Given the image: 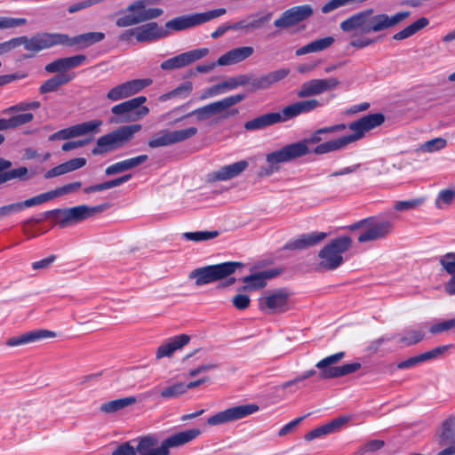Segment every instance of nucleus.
I'll return each mask as SVG.
<instances>
[{
	"label": "nucleus",
	"instance_id": "nucleus-1",
	"mask_svg": "<svg viewBox=\"0 0 455 455\" xmlns=\"http://www.w3.org/2000/svg\"><path fill=\"white\" fill-rule=\"evenodd\" d=\"M346 129L347 124H339L328 127L320 128L315 131L308 138L285 145L280 149L267 154L266 156V161L268 164V166L265 169H262L259 174L261 176H270L274 172L279 171L280 164L291 162L299 157L308 155L310 152H313V150L315 148L310 150L308 146L316 143H319L318 145H320V142L323 140L322 135L326 133L342 132Z\"/></svg>",
	"mask_w": 455,
	"mask_h": 455
},
{
	"label": "nucleus",
	"instance_id": "nucleus-2",
	"mask_svg": "<svg viewBox=\"0 0 455 455\" xmlns=\"http://www.w3.org/2000/svg\"><path fill=\"white\" fill-rule=\"evenodd\" d=\"M410 15L409 11H402L391 16L386 13L376 14L372 8H368L347 18L339 27L344 32L359 30L362 34L367 35L393 28L409 18Z\"/></svg>",
	"mask_w": 455,
	"mask_h": 455
},
{
	"label": "nucleus",
	"instance_id": "nucleus-3",
	"mask_svg": "<svg viewBox=\"0 0 455 455\" xmlns=\"http://www.w3.org/2000/svg\"><path fill=\"white\" fill-rule=\"evenodd\" d=\"M384 122L385 116L382 113L363 116L347 125L353 133L324 141L317 145L313 153L320 156L344 149L347 145L363 139L366 132L380 126Z\"/></svg>",
	"mask_w": 455,
	"mask_h": 455
},
{
	"label": "nucleus",
	"instance_id": "nucleus-4",
	"mask_svg": "<svg viewBox=\"0 0 455 455\" xmlns=\"http://www.w3.org/2000/svg\"><path fill=\"white\" fill-rule=\"evenodd\" d=\"M87 58L84 54L60 58L45 65L47 73H57L55 76L44 81L39 87L41 94L57 92L62 85L68 84L75 77V73L67 72L83 65Z\"/></svg>",
	"mask_w": 455,
	"mask_h": 455
},
{
	"label": "nucleus",
	"instance_id": "nucleus-5",
	"mask_svg": "<svg viewBox=\"0 0 455 455\" xmlns=\"http://www.w3.org/2000/svg\"><path fill=\"white\" fill-rule=\"evenodd\" d=\"M200 434L201 431L198 428L179 432L164 439L158 447H156L158 439L154 435L140 436L134 447L136 455H169L171 448L182 446L196 439Z\"/></svg>",
	"mask_w": 455,
	"mask_h": 455
},
{
	"label": "nucleus",
	"instance_id": "nucleus-6",
	"mask_svg": "<svg viewBox=\"0 0 455 455\" xmlns=\"http://www.w3.org/2000/svg\"><path fill=\"white\" fill-rule=\"evenodd\" d=\"M243 267L239 261H226L195 268L188 275V279L195 280L196 286H203L222 279L227 280L219 284V288H226L235 283V278L230 276L238 268Z\"/></svg>",
	"mask_w": 455,
	"mask_h": 455
},
{
	"label": "nucleus",
	"instance_id": "nucleus-7",
	"mask_svg": "<svg viewBox=\"0 0 455 455\" xmlns=\"http://www.w3.org/2000/svg\"><path fill=\"white\" fill-rule=\"evenodd\" d=\"M350 236L342 235L330 241L318 252L319 261L315 266L317 271H333L343 262V253L352 247Z\"/></svg>",
	"mask_w": 455,
	"mask_h": 455
},
{
	"label": "nucleus",
	"instance_id": "nucleus-8",
	"mask_svg": "<svg viewBox=\"0 0 455 455\" xmlns=\"http://www.w3.org/2000/svg\"><path fill=\"white\" fill-rule=\"evenodd\" d=\"M44 50L57 46H76L78 49L88 48L105 38L103 32H87L75 36L61 33L42 32Z\"/></svg>",
	"mask_w": 455,
	"mask_h": 455
},
{
	"label": "nucleus",
	"instance_id": "nucleus-9",
	"mask_svg": "<svg viewBox=\"0 0 455 455\" xmlns=\"http://www.w3.org/2000/svg\"><path fill=\"white\" fill-rule=\"evenodd\" d=\"M351 231L364 228L357 237L360 243L385 239L394 231V223L388 220H379L371 216L355 222L347 227Z\"/></svg>",
	"mask_w": 455,
	"mask_h": 455
},
{
	"label": "nucleus",
	"instance_id": "nucleus-10",
	"mask_svg": "<svg viewBox=\"0 0 455 455\" xmlns=\"http://www.w3.org/2000/svg\"><path fill=\"white\" fill-rule=\"evenodd\" d=\"M147 101V97L139 96L115 105L111 112L116 116L111 117V124L129 123L137 121L149 113V108L142 106Z\"/></svg>",
	"mask_w": 455,
	"mask_h": 455
},
{
	"label": "nucleus",
	"instance_id": "nucleus-11",
	"mask_svg": "<svg viewBox=\"0 0 455 455\" xmlns=\"http://www.w3.org/2000/svg\"><path fill=\"white\" fill-rule=\"evenodd\" d=\"M345 357V352H338L328 355L316 363L315 367L319 369L317 378L319 379H331L340 378L355 372L361 369L360 363H345L340 366H334Z\"/></svg>",
	"mask_w": 455,
	"mask_h": 455
},
{
	"label": "nucleus",
	"instance_id": "nucleus-12",
	"mask_svg": "<svg viewBox=\"0 0 455 455\" xmlns=\"http://www.w3.org/2000/svg\"><path fill=\"white\" fill-rule=\"evenodd\" d=\"M226 8H218L204 12L179 16L168 20L165 23L164 29L168 31V34L170 31L185 30L219 18L226 14Z\"/></svg>",
	"mask_w": 455,
	"mask_h": 455
},
{
	"label": "nucleus",
	"instance_id": "nucleus-13",
	"mask_svg": "<svg viewBox=\"0 0 455 455\" xmlns=\"http://www.w3.org/2000/svg\"><path fill=\"white\" fill-rule=\"evenodd\" d=\"M138 0L128 5L126 11L132 12L118 18L116 24L119 28H126L137 25L160 17L164 13L161 8L138 7Z\"/></svg>",
	"mask_w": 455,
	"mask_h": 455
},
{
	"label": "nucleus",
	"instance_id": "nucleus-14",
	"mask_svg": "<svg viewBox=\"0 0 455 455\" xmlns=\"http://www.w3.org/2000/svg\"><path fill=\"white\" fill-rule=\"evenodd\" d=\"M289 299L284 289L268 291L259 299V308L266 314H283L290 309Z\"/></svg>",
	"mask_w": 455,
	"mask_h": 455
},
{
	"label": "nucleus",
	"instance_id": "nucleus-15",
	"mask_svg": "<svg viewBox=\"0 0 455 455\" xmlns=\"http://www.w3.org/2000/svg\"><path fill=\"white\" fill-rule=\"evenodd\" d=\"M197 132L196 127L177 131L162 130L148 140V145L151 148L171 146L194 137Z\"/></svg>",
	"mask_w": 455,
	"mask_h": 455
},
{
	"label": "nucleus",
	"instance_id": "nucleus-16",
	"mask_svg": "<svg viewBox=\"0 0 455 455\" xmlns=\"http://www.w3.org/2000/svg\"><path fill=\"white\" fill-rule=\"evenodd\" d=\"M245 98V94L239 93L235 95H231L228 97H226L220 100L210 103L208 105H205L204 107L198 108L190 113L187 115V116H195L196 118L200 121L205 120L209 118L210 116L219 114L230 107L241 102ZM186 116L180 118V120H182L185 118ZM179 121V119L177 120Z\"/></svg>",
	"mask_w": 455,
	"mask_h": 455
},
{
	"label": "nucleus",
	"instance_id": "nucleus-17",
	"mask_svg": "<svg viewBox=\"0 0 455 455\" xmlns=\"http://www.w3.org/2000/svg\"><path fill=\"white\" fill-rule=\"evenodd\" d=\"M259 409V406L253 403L233 406L209 417L207 424L217 426L238 420L255 413Z\"/></svg>",
	"mask_w": 455,
	"mask_h": 455
},
{
	"label": "nucleus",
	"instance_id": "nucleus-18",
	"mask_svg": "<svg viewBox=\"0 0 455 455\" xmlns=\"http://www.w3.org/2000/svg\"><path fill=\"white\" fill-rule=\"evenodd\" d=\"M152 83L150 78L132 79L110 89L107 98L111 101H117L140 92Z\"/></svg>",
	"mask_w": 455,
	"mask_h": 455
},
{
	"label": "nucleus",
	"instance_id": "nucleus-19",
	"mask_svg": "<svg viewBox=\"0 0 455 455\" xmlns=\"http://www.w3.org/2000/svg\"><path fill=\"white\" fill-rule=\"evenodd\" d=\"M312 14L313 8L309 4L293 6L284 11L274 21V26L277 28H290L308 19Z\"/></svg>",
	"mask_w": 455,
	"mask_h": 455
},
{
	"label": "nucleus",
	"instance_id": "nucleus-20",
	"mask_svg": "<svg viewBox=\"0 0 455 455\" xmlns=\"http://www.w3.org/2000/svg\"><path fill=\"white\" fill-rule=\"evenodd\" d=\"M102 125L101 120H92L81 123L73 126L60 130L49 136L50 141L68 140L96 132Z\"/></svg>",
	"mask_w": 455,
	"mask_h": 455
},
{
	"label": "nucleus",
	"instance_id": "nucleus-21",
	"mask_svg": "<svg viewBox=\"0 0 455 455\" xmlns=\"http://www.w3.org/2000/svg\"><path fill=\"white\" fill-rule=\"evenodd\" d=\"M23 44L27 51L34 53L44 51L43 35L37 33L31 37L26 36L12 38L0 44V55Z\"/></svg>",
	"mask_w": 455,
	"mask_h": 455
},
{
	"label": "nucleus",
	"instance_id": "nucleus-22",
	"mask_svg": "<svg viewBox=\"0 0 455 455\" xmlns=\"http://www.w3.org/2000/svg\"><path fill=\"white\" fill-rule=\"evenodd\" d=\"M439 446L444 447L443 450L435 455H455V416H449L442 423L441 432L437 439Z\"/></svg>",
	"mask_w": 455,
	"mask_h": 455
},
{
	"label": "nucleus",
	"instance_id": "nucleus-23",
	"mask_svg": "<svg viewBox=\"0 0 455 455\" xmlns=\"http://www.w3.org/2000/svg\"><path fill=\"white\" fill-rule=\"evenodd\" d=\"M291 70L288 68H282L267 74H264L259 77H254L252 74H250V91L257 92L270 88L273 84L286 78Z\"/></svg>",
	"mask_w": 455,
	"mask_h": 455
},
{
	"label": "nucleus",
	"instance_id": "nucleus-24",
	"mask_svg": "<svg viewBox=\"0 0 455 455\" xmlns=\"http://www.w3.org/2000/svg\"><path fill=\"white\" fill-rule=\"evenodd\" d=\"M339 84V79L331 77L326 79H311L302 84L297 92L299 98H308L319 95L324 92L332 90Z\"/></svg>",
	"mask_w": 455,
	"mask_h": 455
},
{
	"label": "nucleus",
	"instance_id": "nucleus-25",
	"mask_svg": "<svg viewBox=\"0 0 455 455\" xmlns=\"http://www.w3.org/2000/svg\"><path fill=\"white\" fill-rule=\"evenodd\" d=\"M208 53V48L195 49L163 61L160 67L164 70L180 68L205 57Z\"/></svg>",
	"mask_w": 455,
	"mask_h": 455
},
{
	"label": "nucleus",
	"instance_id": "nucleus-26",
	"mask_svg": "<svg viewBox=\"0 0 455 455\" xmlns=\"http://www.w3.org/2000/svg\"><path fill=\"white\" fill-rule=\"evenodd\" d=\"M249 164L246 160H241L231 164L224 165L219 170L211 172L206 176V181L215 183L217 181H226L239 176L247 169Z\"/></svg>",
	"mask_w": 455,
	"mask_h": 455
},
{
	"label": "nucleus",
	"instance_id": "nucleus-27",
	"mask_svg": "<svg viewBox=\"0 0 455 455\" xmlns=\"http://www.w3.org/2000/svg\"><path fill=\"white\" fill-rule=\"evenodd\" d=\"M321 105L322 104L318 100L309 99L290 104L284 107L280 113L284 123L300 115L310 113Z\"/></svg>",
	"mask_w": 455,
	"mask_h": 455
},
{
	"label": "nucleus",
	"instance_id": "nucleus-28",
	"mask_svg": "<svg viewBox=\"0 0 455 455\" xmlns=\"http://www.w3.org/2000/svg\"><path fill=\"white\" fill-rule=\"evenodd\" d=\"M56 333L52 331L36 329L27 331L19 336L12 337L6 341L8 347H17L28 343L37 342L41 339L55 338Z\"/></svg>",
	"mask_w": 455,
	"mask_h": 455
},
{
	"label": "nucleus",
	"instance_id": "nucleus-29",
	"mask_svg": "<svg viewBox=\"0 0 455 455\" xmlns=\"http://www.w3.org/2000/svg\"><path fill=\"white\" fill-rule=\"evenodd\" d=\"M272 13L267 12L264 15L259 13H253L248 15L245 19L241 20L237 22L233 23V30L243 31L245 33L252 32L256 29H259L270 21Z\"/></svg>",
	"mask_w": 455,
	"mask_h": 455
},
{
	"label": "nucleus",
	"instance_id": "nucleus-30",
	"mask_svg": "<svg viewBox=\"0 0 455 455\" xmlns=\"http://www.w3.org/2000/svg\"><path fill=\"white\" fill-rule=\"evenodd\" d=\"M141 128V124H133L119 127L108 134L112 140L114 148L118 149L129 143L133 139L135 133L140 132Z\"/></svg>",
	"mask_w": 455,
	"mask_h": 455
},
{
	"label": "nucleus",
	"instance_id": "nucleus-31",
	"mask_svg": "<svg viewBox=\"0 0 455 455\" xmlns=\"http://www.w3.org/2000/svg\"><path fill=\"white\" fill-rule=\"evenodd\" d=\"M325 232H313L303 234L285 243V250H303L307 247L315 246L323 241L327 237Z\"/></svg>",
	"mask_w": 455,
	"mask_h": 455
},
{
	"label": "nucleus",
	"instance_id": "nucleus-32",
	"mask_svg": "<svg viewBox=\"0 0 455 455\" xmlns=\"http://www.w3.org/2000/svg\"><path fill=\"white\" fill-rule=\"evenodd\" d=\"M190 341V336L188 334H180L173 336L168 339H166L164 343H162L156 353V356L157 359H161L164 357H169L172 355V354L182 348L184 346L188 344Z\"/></svg>",
	"mask_w": 455,
	"mask_h": 455
},
{
	"label": "nucleus",
	"instance_id": "nucleus-33",
	"mask_svg": "<svg viewBox=\"0 0 455 455\" xmlns=\"http://www.w3.org/2000/svg\"><path fill=\"white\" fill-rule=\"evenodd\" d=\"M168 36V31L156 22H149L136 28V40L140 43L150 42Z\"/></svg>",
	"mask_w": 455,
	"mask_h": 455
},
{
	"label": "nucleus",
	"instance_id": "nucleus-34",
	"mask_svg": "<svg viewBox=\"0 0 455 455\" xmlns=\"http://www.w3.org/2000/svg\"><path fill=\"white\" fill-rule=\"evenodd\" d=\"M254 52L252 46H242L234 48L217 60L218 66H228L239 63L250 58Z\"/></svg>",
	"mask_w": 455,
	"mask_h": 455
},
{
	"label": "nucleus",
	"instance_id": "nucleus-35",
	"mask_svg": "<svg viewBox=\"0 0 455 455\" xmlns=\"http://www.w3.org/2000/svg\"><path fill=\"white\" fill-rule=\"evenodd\" d=\"M110 207L109 203H104L96 206H88L85 204L69 208V214L72 223H77L84 220L97 213H100Z\"/></svg>",
	"mask_w": 455,
	"mask_h": 455
},
{
	"label": "nucleus",
	"instance_id": "nucleus-36",
	"mask_svg": "<svg viewBox=\"0 0 455 455\" xmlns=\"http://www.w3.org/2000/svg\"><path fill=\"white\" fill-rule=\"evenodd\" d=\"M278 123H283V118L282 117L281 113L271 112L245 122L244 129L247 131H257Z\"/></svg>",
	"mask_w": 455,
	"mask_h": 455
},
{
	"label": "nucleus",
	"instance_id": "nucleus-37",
	"mask_svg": "<svg viewBox=\"0 0 455 455\" xmlns=\"http://www.w3.org/2000/svg\"><path fill=\"white\" fill-rule=\"evenodd\" d=\"M447 350V347L441 346L436 347L429 351L424 352L422 354L417 355L415 356H411L404 361L397 363V369L404 370L417 366L419 363H422L426 361L432 360L442 355Z\"/></svg>",
	"mask_w": 455,
	"mask_h": 455
},
{
	"label": "nucleus",
	"instance_id": "nucleus-38",
	"mask_svg": "<svg viewBox=\"0 0 455 455\" xmlns=\"http://www.w3.org/2000/svg\"><path fill=\"white\" fill-rule=\"evenodd\" d=\"M275 270H266L244 276L242 280L245 283L240 290L256 291L267 285V280L276 275Z\"/></svg>",
	"mask_w": 455,
	"mask_h": 455
},
{
	"label": "nucleus",
	"instance_id": "nucleus-39",
	"mask_svg": "<svg viewBox=\"0 0 455 455\" xmlns=\"http://www.w3.org/2000/svg\"><path fill=\"white\" fill-rule=\"evenodd\" d=\"M147 155H140L135 157L128 158L117 163H115L105 169V174L107 176L116 175L131 170L138 165L142 164L148 160Z\"/></svg>",
	"mask_w": 455,
	"mask_h": 455
},
{
	"label": "nucleus",
	"instance_id": "nucleus-40",
	"mask_svg": "<svg viewBox=\"0 0 455 455\" xmlns=\"http://www.w3.org/2000/svg\"><path fill=\"white\" fill-rule=\"evenodd\" d=\"M347 421V419L343 417L334 419L332 421L317 427L307 433L304 436V439L307 442H310L320 436L331 434L342 427Z\"/></svg>",
	"mask_w": 455,
	"mask_h": 455
},
{
	"label": "nucleus",
	"instance_id": "nucleus-41",
	"mask_svg": "<svg viewBox=\"0 0 455 455\" xmlns=\"http://www.w3.org/2000/svg\"><path fill=\"white\" fill-rule=\"evenodd\" d=\"M439 262L443 268L451 275L445 284V291L449 295H455V252H447L440 258Z\"/></svg>",
	"mask_w": 455,
	"mask_h": 455
},
{
	"label": "nucleus",
	"instance_id": "nucleus-42",
	"mask_svg": "<svg viewBox=\"0 0 455 455\" xmlns=\"http://www.w3.org/2000/svg\"><path fill=\"white\" fill-rule=\"evenodd\" d=\"M12 166L9 160L0 158V185L14 179H23L28 173L26 167L8 170Z\"/></svg>",
	"mask_w": 455,
	"mask_h": 455
},
{
	"label": "nucleus",
	"instance_id": "nucleus-43",
	"mask_svg": "<svg viewBox=\"0 0 455 455\" xmlns=\"http://www.w3.org/2000/svg\"><path fill=\"white\" fill-rule=\"evenodd\" d=\"M429 25V20L426 17H422L418 19L416 21L412 22L409 26L405 27L399 32L394 34L392 36V39L395 41H402L407 39L421 29L425 28Z\"/></svg>",
	"mask_w": 455,
	"mask_h": 455
},
{
	"label": "nucleus",
	"instance_id": "nucleus-44",
	"mask_svg": "<svg viewBox=\"0 0 455 455\" xmlns=\"http://www.w3.org/2000/svg\"><path fill=\"white\" fill-rule=\"evenodd\" d=\"M333 43L334 38L332 36H325L320 39H316L297 49L295 54L297 56H301L311 52H322L331 46Z\"/></svg>",
	"mask_w": 455,
	"mask_h": 455
},
{
	"label": "nucleus",
	"instance_id": "nucleus-45",
	"mask_svg": "<svg viewBox=\"0 0 455 455\" xmlns=\"http://www.w3.org/2000/svg\"><path fill=\"white\" fill-rule=\"evenodd\" d=\"M132 178V175L131 173L123 175L121 177H118L116 179L108 180L100 184H95L92 186H89L84 188V193L85 194H91L94 192H100L106 189H109L115 187H118L127 181H129Z\"/></svg>",
	"mask_w": 455,
	"mask_h": 455
},
{
	"label": "nucleus",
	"instance_id": "nucleus-46",
	"mask_svg": "<svg viewBox=\"0 0 455 455\" xmlns=\"http://www.w3.org/2000/svg\"><path fill=\"white\" fill-rule=\"evenodd\" d=\"M136 402L137 399L134 396L123 397L102 403L100 411L104 413H114L134 404Z\"/></svg>",
	"mask_w": 455,
	"mask_h": 455
},
{
	"label": "nucleus",
	"instance_id": "nucleus-47",
	"mask_svg": "<svg viewBox=\"0 0 455 455\" xmlns=\"http://www.w3.org/2000/svg\"><path fill=\"white\" fill-rule=\"evenodd\" d=\"M49 215L50 219L61 228L72 223L69 208L51 210L49 211Z\"/></svg>",
	"mask_w": 455,
	"mask_h": 455
},
{
	"label": "nucleus",
	"instance_id": "nucleus-48",
	"mask_svg": "<svg viewBox=\"0 0 455 455\" xmlns=\"http://www.w3.org/2000/svg\"><path fill=\"white\" fill-rule=\"evenodd\" d=\"M447 146V140L444 138L438 137L429 140L421 144L418 150L424 153H434L443 149Z\"/></svg>",
	"mask_w": 455,
	"mask_h": 455
},
{
	"label": "nucleus",
	"instance_id": "nucleus-49",
	"mask_svg": "<svg viewBox=\"0 0 455 455\" xmlns=\"http://www.w3.org/2000/svg\"><path fill=\"white\" fill-rule=\"evenodd\" d=\"M113 150H116V148L107 133L97 140L96 146L92 148V153L94 156H100Z\"/></svg>",
	"mask_w": 455,
	"mask_h": 455
},
{
	"label": "nucleus",
	"instance_id": "nucleus-50",
	"mask_svg": "<svg viewBox=\"0 0 455 455\" xmlns=\"http://www.w3.org/2000/svg\"><path fill=\"white\" fill-rule=\"evenodd\" d=\"M220 235L219 231H195V232H186L183 234V236L188 240L193 242H202L213 239Z\"/></svg>",
	"mask_w": 455,
	"mask_h": 455
},
{
	"label": "nucleus",
	"instance_id": "nucleus-51",
	"mask_svg": "<svg viewBox=\"0 0 455 455\" xmlns=\"http://www.w3.org/2000/svg\"><path fill=\"white\" fill-rule=\"evenodd\" d=\"M41 107V102L38 100L32 101H20L3 110V114H11L14 112H23L29 109H37Z\"/></svg>",
	"mask_w": 455,
	"mask_h": 455
},
{
	"label": "nucleus",
	"instance_id": "nucleus-52",
	"mask_svg": "<svg viewBox=\"0 0 455 455\" xmlns=\"http://www.w3.org/2000/svg\"><path fill=\"white\" fill-rule=\"evenodd\" d=\"M424 202L425 199L423 197L396 201L394 204V209L397 212L411 211L419 207Z\"/></svg>",
	"mask_w": 455,
	"mask_h": 455
},
{
	"label": "nucleus",
	"instance_id": "nucleus-53",
	"mask_svg": "<svg viewBox=\"0 0 455 455\" xmlns=\"http://www.w3.org/2000/svg\"><path fill=\"white\" fill-rule=\"evenodd\" d=\"M186 393L185 384L182 382L175 383L163 389L160 392L161 397L164 399H172L179 397L180 395Z\"/></svg>",
	"mask_w": 455,
	"mask_h": 455
},
{
	"label": "nucleus",
	"instance_id": "nucleus-54",
	"mask_svg": "<svg viewBox=\"0 0 455 455\" xmlns=\"http://www.w3.org/2000/svg\"><path fill=\"white\" fill-rule=\"evenodd\" d=\"M424 338V332L419 330L407 331L405 334L399 339V342L405 346H411L419 343Z\"/></svg>",
	"mask_w": 455,
	"mask_h": 455
},
{
	"label": "nucleus",
	"instance_id": "nucleus-55",
	"mask_svg": "<svg viewBox=\"0 0 455 455\" xmlns=\"http://www.w3.org/2000/svg\"><path fill=\"white\" fill-rule=\"evenodd\" d=\"M250 82V74H243L232 76L228 80L223 82L226 90H234L239 86L247 85Z\"/></svg>",
	"mask_w": 455,
	"mask_h": 455
},
{
	"label": "nucleus",
	"instance_id": "nucleus-56",
	"mask_svg": "<svg viewBox=\"0 0 455 455\" xmlns=\"http://www.w3.org/2000/svg\"><path fill=\"white\" fill-rule=\"evenodd\" d=\"M82 187L81 181H75L72 183H68L66 185H63L61 187H58L53 190H51V193L52 195V198L62 196L65 195H68L71 193H74L77 191Z\"/></svg>",
	"mask_w": 455,
	"mask_h": 455
},
{
	"label": "nucleus",
	"instance_id": "nucleus-57",
	"mask_svg": "<svg viewBox=\"0 0 455 455\" xmlns=\"http://www.w3.org/2000/svg\"><path fill=\"white\" fill-rule=\"evenodd\" d=\"M34 119V115L32 113H22L19 115L12 116L9 118L11 128H17L23 124H28Z\"/></svg>",
	"mask_w": 455,
	"mask_h": 455
},
{
	"label": "nucleus",
	"instance_id": "nucleus-58",
	"mask_svg": "<svg viewBox=\"0 0 455 455\" xmlns=\"http://www.w3.org/2000/svg\"><path fill=\"white\" fill-rule=\"evenodd\" d=\"M52 199H53L51 191H48V192L40 194L38 196H36L34 197H31L29 199L23 201L22 204L25 209L28 207H32V206H35L37 204H41L47 202L49 200H52Z\"/></svg>",
	"mask_w": 455,
	"mask_h": 455
},
{
	"label": "nucleus",
	"instance_id": "nucleus-59",
	"mask_svg": "<svg viewBox=\"0 0 455 455\" xmlns=\"http://www.w3.org/2000/svg\"><path fill=\"white\" fill-rule=\"evenodd\" d=\"M27 20L24 18L0 17V29H7L25 25Z\"/></svg>",
	"mask_w": 455,
	"mask_h": 455
},
{
	"label": "nucleus",
	"instance_id": "nucleus-60",
	"mask_svg": "<svg viewBox=\"0 0 455 455\" xmlns=\"http://www.w3.org/2000/svg\"><path fill=\"white\" fill-rule=\"evenodd\" d=\"M455 198V191L453 189H443L438 194L435 200V204L438 208H442L440 203L444 204H451Z\"/></svg>",
	"mask_w": 455,
	"mask_h": 455
},
{
	"label": "nucleus",
	"instance_id": "nucleus-61",
	"mask_svg": "<svg viewBox=\"0 0 455 455\" xmlns=\"http://www.w3.org/2000/svg\"><path fill=\"white\" fill-rule=\"evenodd\" d=\"M233 306L238 310H244L250 307L251 299L245 294H237L232 299Z\"/></svg>",
	"mask_w": 455,
	"mask_h": 455
},
{
	"label": "nucleus",
	"instance_id": "nucleus-62",
	"mask_svg": "<svg viewBox=\"0 0 455 455\" xmlns=\"http://www.w3.org/2000/svg\"><path fill=\"white\" fill-rule=\"evenodd\" d=\"M86 164V159L84 157H76L63 163L66 173L76 171Z\"/></svg>",
	"mask_w": 455,
	"mask_h": 455
},
{
	"label": "nucleus",
	"instance_id": "nucleus-63",
	"mask_svg": "<svg viewBox=\"0 0 455 455\" xmlns=\"http://www.w3.org/2000/svg\"><path fill=\"white\" fill-rule=\"evenodd\" d=\"M455 327V318L435 323L430 327L431 333H440Z\"/></svg>",
	"mask_w": 455,
	"mask_h": 455
},
{
	"label": "nucleus",
	"instance_id": "nucleus-64",
	"mask_svg": "<svg viewBox=\"0 0 455 455\" xmlns=\"http://www.w3.org/2000/svg\"><path fill=\"white\" fill-rule=\"evenodd\" d=\"M111 455H136V451L130 442H124L118 445Z\"/></svg>",
	"mask_w": 455,
	"mask_h": 455
}]
</instances>
